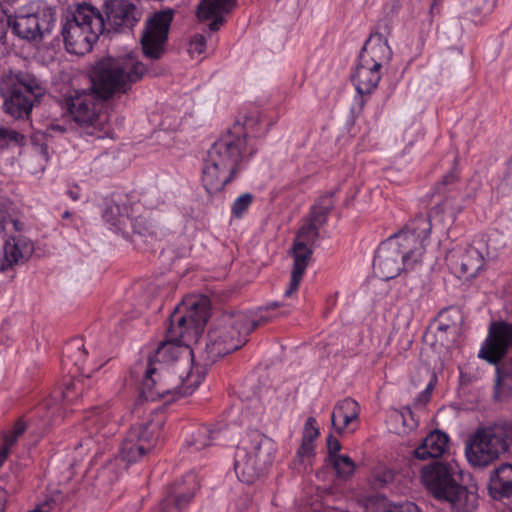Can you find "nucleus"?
<instances>
[{"instance_id": "f257e3e1", "label": "nucleus", "mask_w": 512, "mask_h": 512, "mask_svg": "<svg viewBox=\"0 0 512 512\" xmlns=\"http://www.w3.org/2000/svg\"><path fill=\"white\" fill-rule=\"evenodd\" d=\"M427 216L419 215L404 229L381 243L373 261L374 274L382 280H390L421 260L424 241L431 232Z\"/></svg>"}, {"instance_id": "f03ea898", "label": "nucleus", "mask_w": 512, "mask_h": 512, "mask_svg": "<svg viewBox=\"0 0 512 512\" xmlns=\"http://www.w3.org/2000/svg\"><path fill=\"white\" fill-rule=\"evenodd\" d=\"M246 135L228 132L210 148L202 173L203 186L209 194L220 192L241 169L246 156Z\"/></svg>"}, {"instance_id": "7ed1b4c3", "label": "nucleus", "mask_w": 512, "mask_h": 512, "mask_svg": "<svg viewBox=\"0 0 512 512\" xmlns=\"http://www.w3.org/2000/svg\"><path fill=\"white\" fill-rule=\"evenodd\" d=\"M45 92L42 81L29 71L10 70L0 79L3 109L15 119H28Z\"/></svg>"}, {"instance_id": "20e7f679", "label": "nucleus", "mask_w": 512, "mask_h": 512, "mask_svg": "<svg viewBox=\"0 0 512 512\" xmlns=\"http://www.w3.org/2000/svg\"><path fill=\"white\" fill-rule=\"evenodd\" d=\"M251 323L242 311L223 313L208 333V341L200 353L205 366L241 348L249 335Z\"/></svg>"}, {"instance_id": "39448f33", "label": "nucleus", "mask_w": 512, "mask_h": 512, "mask_svg": "<svg viewBox=\"0 0 512 512\" xmlns=\"http://www.w3.org/2000/svg\"><path fill=\"white\" fill-rule=\"evenodd\" d=\"M102 15L88 4H79L62 23L61 36L67 52L84 55L104 31Z\"/></svg>"}, {"instance_id": "423d86ee", "label": "nucleus", "mask_w": 512, "mask_h": 512, "mask_svg": "<svg viewBox=\"0 0 512 512\" xmlns=\"http://www.w3.org/2000/svg\"><path fill=\"white\" fill-rule=\"evenodd\" d=\"M146 73V66L133 54L107 57L97 64L94 87L101 98L106 99L114 93H126L131 84L141 80Z\"/></svg>"}, {"instance_id": "0eeeda50", "label": "nucleus", "mask_w": 512, "mask_h": 512, "mask_svg": "<svg viewBox=\"0 0 512 512\" xmlns=\"http://www.w3.org/2000/svg\"><path fill=\"white\" fill-rule=\"evenodd\" d=\"M422 479L430 493L449 503L454 512H472L478 505L477 494L458 484L448 466L435 463L422 471Z\"/></svg>"}, {"instance_id": "6e6552de", "label": "nucleus", "mask_w": 512, "mask_h": 512, "mask_svg": "<svg viewBox=\"0 0 512 512\" xmlns=\"http://www.w3.org/2000/svg\"><path fill=\"white\" fill-rule=\"evenodd\" d=\"M512 446V421H498L476 430L466 447V456L473 466L484 467L498 459Z\"/></svg>"}, {"instance_id": "1a4fd4ad", "label": "nucleus", "mask_w": 512, "mask_h": 512, "mask_svg": "<svg viewBox=\"0 0 512 512\" xmlns=\"http://www.w3.org/2000/svg\"><path fill=\"white\" fill-rule=\"evenodd\" d=\"M164 424L165 415L158 410L133 424L121 443L119 457L128 465L141 460L156 446Z\"/></svg>"}, {"instance_id": "9d476101", "label": "nucleus", "mask_w": 512, "mask_h": 512, "mask_svg": "<svg viewBox=\"0 0 512 512\" xmlns=\"http://www.w3.org/2000/svg\"><path fill=\"white\" fill-rule=\"evenodd\" d=\"M272 445L268 439L256 434L237 447L234 469L240 481L252 484L272 462Z\"/></svg>"}, {"instance_id": "9b49d317", "label": "nucleus", "mask_w": 512, "mask_h": 512, "mask_svg": "<svg viewBox=\"0 0 512 512\" xmlns=\"http://www.w3.org/2000/svg\"><path fill=\"white\" fill-rule=\"evenodd\" d=\"M35 10L28 14L9 16L7 24L20 39L40 42L50 35L57 22L56 8L43 0L34 3Z\"/></svg>"}, {"instance_id": "f8f14e48", "label": "nucleus", "mask_w": 512, "mask_h": 512, "mask_svg": "<svg viewBox=\"0 0 512 512\" xmlns=\"http://www.w3.org/2000/svg\"><path fill=\"white\" fill-rule=\"evenodd\" d=\"M73 121L88 134L106 132L108 114L104 111L103 100L93 91H77L66 101Z\"/></svg>"}, {"instance_id": "ddd939ff", "label": "nucleus", "mask_w": 512, "mask_h": 512, "mask_svg": "<svg viewBox=\"0 0 512 512\" xmlns=\"http://www.w3.org/2000/svg\"><path fill=\"white\" fill-rule=\"evenodd\" d=\"M87 436L81 439L75 448L80 457L86 454H98L104 450V442L116 434L118 422L108 408L96 409L85 418Z\"/></svg>"}, {"instance_id": "4468645a", "label": "nucleus", "mask_w": 512, "mask_h": 512, "mask_svg": "<svg viewBox=\"0 0 512 512\" xmlns=\"http://www.w3.org/2000/svg\"><path fill=\"white\" fill-rule=\"evenodd\" d=\"M173 20V11L161 10L150 16L140 37L143 55L150 60H159L166 53L168 34Z\"/></svg>"}, {"instance_id": "2eb2a0df", "label": "nucleus", "mask_w": 512, "mask_h": 512, "mask_svg": "<svg viewBox=\"0 0 512 512\" xmlns=\"http://www.w3.org/2000/svg\"><path fill=\"white\" fill-rule=\"evenodd\" d=\"M181 364H160L159 383L155 395H161V399L172 395L173 399L179 396H187L194 392L204 378L197 372L181 371Z\"/></svg>"}, {"instance_id": "dca6fc26", "label": "nucleus", "mask_w": 512, "mask_h": 512, "mask_svg": "<svg viewBox=\"0 0 512 512\" xmlns=\"http://www.w3.org/2000/svg\"><path fill=\"white\" fill-rule=\"evenodd\" d=\"M178 306L170 316V324L175 325L178 332L185 331L186 337L196 338L204 329L208 315V300L206 298L200 300H191L187 305V312L181 313Z\"/></svg>"}, {"instance_id": "f3484780", "label": "nucleus", "mask_w": 512, "mask_h": 512, "mask_svg": "<svg viewBox=\"0 0 512 512\" xmlns=\"http://www.w3.org/2000/svg\"><path fill=\"white\" fill-rule=\"evenodd\" d=\"M510 348H512V324L494 322L479 351V357L491 364H497Z\"/></svg>"}, {"instance_id": "a211bd4d", "label": "nucleus", "mask_w": 512, "mask_h": 512, "mask_svg": "<svg viewBox=\"0 0 512 512\" xmlns=\"http://www.w3.org/2000/svg\"><path fill=\"white\" fill-rule=\"evenodd\" d=\"M200 483L194 472L175 483L171 493L160 503L159 512H181L192 500Z\"/></svg>"}, {"instance_id": "6ab92c4d", "label": "nucleus", "mask_w": 512, "mask_h": 512, "mask_svg": "<svg viewBox=\"0 0 512 512\" xmlns=\"http://www.w3.org/2000/svg\"><path fill=\"white\" fill-rule=\"evenodd\" d=\"M384 30L386 33L373 32L365 42L359 55V58L363 59L364 63L368 62L373 67L380 69L383 65L389 63L392 57V50L388 45L387 34L389 33V28L387 25H385Z\"/></svg>"}, {"instance_id": "aec40b11", "label": "nucleus", "mask_w": 512, "mask_h": 512, "mask_svg": "<svg viewBox=\"0 0 512 512\" xmlns=\"http://www.w3.org/2000/svg\"><path fill=\"white\" fill-rule=\"evenodd\" d=\"M32 243L22 235L11 236L0 251V272L23 263L32 253Z\"/></svg>"}, {"instance_id": "412c9836", "label": "nucleus", "mask_w": 512, "mask_h": 512, "mask_svg": "<svg viewBox=\"0 0 512 512\" xmlns=\"http://www.w3.org/2000/svg\"><path fill=\"white\" fill-rule=\"evenodd\" d=\"M487 488L492 499L512 503V464L503 463L493 469Z\"/></svg>"}, {"instance_id": "4be33fe9", "label": "nucleus", "mask_w": 512, "mask_h": 512, "mask_svg": "<svg viewBox=\"0 0 512 512\" xmlns=\"http://www.w3.org/2000/svg\"><path fill=\"white\" fill-rule=\"evenodd\" d=\"M189 339L186 337V332H178L175 325H169L166 333V340L162 342L156 352L154 363L169 364L178 359L182 350V345L185 346L184 350L188 348Z\"/></svg>"}, {"instance_id": "5701e85b", "label": "nucleus", "mask_w": 512, "mask_h": 512, "mask_svg": "<svg viewBox=\"0 0 512 512\" xmlns=\"http://www.w3.org/2000/svg\"><path fill=\"white\" fill-rule=\"evenodd\" d=\"M141 16V10L128 0L113 2L107 12V19L115 29H130L140 21Z\"/></svg>"}, {"instance_id": "b1692460", "label": "nucleus", "mask_w": 512, "mask_h": 512, "mask_svg": "<svg viewBox=\"0 0 512 512\" xmlns=\"http://www.w3.org/2000/svg\"><path fill=\"white\" fill-rule=\"evenodd\" d=\"M360 406L354 399L347 397L338 401L331 414V426L338 434H343L355 422H358Z\"/></svg>"}, {"instance_id": "393cba45", "label": "nucleus", "mask_w": 512, "mask_h": 512, "mask_svg": "<svg viewBox=\"0 0 512 512\" xmlns=\"http://www.w3.org/2000/svg\"><path fill=\"white\" fill-rule=\"evenodd\" d=\"M236 3L237 0H201L197 7V16L200 20L213 19L208 27L210 31H217L223 24L222 15L230 12Z\"/></svg>"}, {"instance_id": "a878e982", "label": "nucleus", "mask_w": 512, "mask_h": 512, "mask_svg": "<svg viewBox=\"0 0 512 512\" xmlns=\"http://www.w3.org/2000/svg\"><path fill=\"white\" fill-rule=\"evenodd\" d=\"M484 266V257L478 248L469 246L452 266L455 275L464 281L475 278Z\"/></svg>"}, {"instance_id": "bb28decb", "label": "nucleus", "mask_w": 512, "mask_h": 512, "mask_svg": "<svg viewBox=\"0 0 512 512\" xmlns=\"http://www.w3.org/2000/svg\"><path fill=\"white\" fill-rule=\"evenodd\" d=\"M380 68L373 67L372 64L363 62L359 58L358 64L352 74V81L359 94H370L375 90L381 79Z\"/></svg>"}, {"instance_id": "cd10ccee", "label": "nucleus", "mask_w": 512, "mask_h": 512, "mask_svg": "<svg viewBox=\"0 0 512 512\" xmlns=\"http://www.w3.org/2000/svg\"><path fill=\"white\" fill-rule=\"evenodd\" d=\"M447 446L448 436L439 430H435L428 434L422 444L414 450V455L420 460L438 458L444 454Z\"/></svg>"}, {"instance_id": "c85d7f7f", "label": "nucleus", "mask_w": 512, "mask_h": 512, "mask_svg": "<svg viewBox=\"0 0 512 512\" xmlns=\"http://www.w3.org/2000/svg\"><path fill=\"white\" fill-rule=\"evenodd\" d=\"M493 398L498 402L512 398V358L496 367Z\"/></svg>"}, {"instance_id": "c756f323", "label": "nucleus", "mask_w": 512, "mask_h": 512, "mask_svg": "<svg viewBox=\"0 0 512 512\" xmlns=\"http://www.w3.org/2000/svg\"><path fill=\"white\" fill-rule=\"evenodd\" d=\"M128 464L119 456L107 461L98 471L96 481L101 487L115 483L127 468Z\"/></svg>"}, {"instance_id": "7c9ffc66", "label": "nucleus", "mask_w": 512, "mask_h": 512, "mask_svg": "<svg viewBox=\"0 0 512 512\" xmlns=\"http://www.w3.org/2000/svg\"><path fill=\"white\" fill-rule=\"evenodd\" d=\"M333 196V192H327L320 196L311 207L307 218L319 227L324 226L327 223L329 213L334 208Z\"/></svg>"}, {"instance_id": "2f4dec72", "label": "nucleus", "mask_w": 512, "mask_h": 512, "mask_svg": "<svg viewBox=\"0 0 512 512\" xmlns=\"http://www.w3.org/2000/svg\"><path fill=\"white\" fill-rule=\"evenodd\" d=\"M159 383V365L154 363L152 360L149 361L147 369L145 371L144 378L142 380L141 395L146 400H159L161 395H155Z\"/></svg>"}, {"instance_id": "473e14b6", "label": "nucleus", "mask_w": 512, "mask_h": 512, "mask_svg": "<svg viewBox=\"0 0 512 512\" xmlns=\"http://www.w3.org/2000/svg\"><path fill=\"white\" fill-rule=\"evenodd\" d=\"M104 220L112 226L125 224L130 219L128 207L120 203V199L108 201L103 212Z\"/></svg>"}, {"instance_id": "72a5a7b5", "label": "nucleus", "mask_w": 512, "mask_h": 512, "mask_svg": "<svg viewBox=\"0 0 512 512\" xmlns=\"http://www.w3.org/2000/svg\"><path fill=\"white\" fill-rule=\"evenodd\" d=\"M220 431L213 430L208 426L198 427L192 434L187 444L195 450H201L211 446L219 438Z\"/></svg>"}, {"instance_id": "f704fd0d", "label": "nucleus", "mask_w": 512, "mask_h": 512, "mask_svg": "<svg viewBox=\"0 0 512 512\" xmlns=\"http://www.w3.org/2000/svg\"><path fill=\"white\" fill-rule=\"evenodd\" d=\"M310 244L305 241H295L293 245L294 264L293 269L299 272H305L308 262L312 256V249Z\"/></svg>"}, {"instance_id": "c9c22d12", "label": "nucleus", "mask_w": 512, "mask_h": 512, "mask_svg": "<svg viewBox=\"0 0 512 512\" xmlns=\"http://www.w3.org/2000/svg\"><path fill=\"white\" fill-rule=\"evenodd\" d=\"M314 455V443L302 441L297 450L295 460L293 461V468L298 472L306 469L307 464H310L311 458Z\"/></svg>"}, {"instance_id": "e433bc0d", "label": "nucleus", "mask_w": 512, "mask_h": 512, "mask_svg": "<svg viewBox=\"0 0 512 512\" xmlns=\"http://www.w3.org/2000/svg\"><path fill=\"white\" fill-rule=\"evenodd\" d=\"M330 461L339 477L347 478L354 473L355 464L349 456L338 455L330 459Z\"/></svg>"}, {"instance_id": "4c0bfd02", "label": "nucleus", "mask_w": 512, "mask_h": 512, "mask_svg": "<svg viewBox=\"0 0 512 512\" xmlns=\"http://www.w3.org/2000/svg\"><path fill=\"white\" fill-rule=\"evenodd\" d=\"M66 356L68 359L73 361V363L77 366H83L85 362V358L87 355V351L84 348V345L81 340L75 339L71 341L65 350Z\"/></svg>"}, {"instance_id": "58836bf2", "label": "nucleus", "mask_w": 512, "mask_h": 512, "mask_svg": "<svg viewBox=\"0 0 512 512\" xmlns=\"http://www.w3.org/2000/svg\"><path fill=\"white\" fill-rule=\"evenodd\" d=\"M319 228L307 218L306 223L299 229L295 241H305L307 244L314 245L319 237Z\"/></svg>"}, {"instance_id": "ea45409f", "label": "nucleus", "mask_w": 512, "mask_h": 512, "mask_svg": "<svg viewBox=\"0 0 512 512\" xmlns=\"http://www.w3.org/2000/svg\"><path fill=\"white\" fill-rule=\"evenodd\" d=\"M458 332H459V330L456 328L455 324H450V323L445 322L440 319L435 336H436L437 340L442 345H444V344H448V343L452 342V339L451 340L448 339L446 337V334L455 336Z\"/></svg>"}, {"instance_id": "a19ab883", "label": "nucleus", "mask_w": 512, "mask_h": 512, "mask_svg": "<svg viewBox=\"0 0 512 512\" xmlns=\"http://www.w3.org/2000/svg\"><path fill=\"white\" fill-rule=\"evenodd\" d=\"M458 181V174L456 169H451L445 174L442 179L435 185V192L442 194L448 192Z\"/></svg>"}, {"instance_id": "79ce46f5", "label": "nucleus", "mask_w": 512, "mask_h": 512, "mask_svg": "<svg viewBox=\"0 0 512 512\" xmlns=\"http://www.w3.org/2000/svg\"><path fill=\"white\" fill-rule=\"evenodd\" d=\"M83 390V385L80 380H71L65 385L62 391V399L65 402H73L79 397Z\"/></svg>"}, {"instance_id": "37998d69", "label": "nucleus", "mask_w": 512, "mask_h": 512, "mask_svg": "<svg viewBox=\"0 0 512 512\" xmlns=\"http://www.w3.org/2000/svg\"><path fill=\"white\" fill-rule=\"evenodd\" d=\"M252 201L253 195L251 193H244L240 195L232 205L233 215L237 218H240L252 204Z\"/></svg>"}, {"instance_id": "c03bdc74", "label": "nucleus", "mask_w": 512, "mask_h": 512, "mask_svg": "<svg viewBox=\"0 0 512 512\" xmlns=\"http://www.w3.org/2000/svg\"><path fill=\"white\" fill-rule=\"evenodd\" d=\"M462 210V206L460 205H457L456 207H454L452 205V202L451 200L449 199H446L444 200L441 204H438L436 205L433 209H432V212L435 213L436 215L442 213V214H447L448 218L451 220V221H454L456 215L458 213H460Z\"/></svg>"}, {"instance_id": "a18cd8bd", "label": "nucleus", "mask_w": 512, "mask_h": 512, "mask_svg": "<svg viewBox=\"0 0 512 512\" xmlns=\"http://www.w3.org/2000/svg\"><path fill=\"white\" fill-rule=\"evenodd\" d=\"M439 318L450 324H455L458 330H460V327L463 324L462 313L458 308L455 307H451L442 311Z\"/></svg>"}, {"instance_id": "49530a36", "label": "nucleus", "mask_w": 512, "mask_h": 512, "mask_svg": "<svg viewBox=\"0 0 512 512\" xmlns=\"http://www.w3.org/2000/svg\"><path fill=\"white\" fill-rule=\"evenodd\" d=\"M131 221L132 228L135 233L139 235H146L152 233V224L147 220L146 217L140 215L129 219Z\"/></svg>"}, {"instance_id": "de8ad7c7", "label": "nucleus", "mask_w": 512, "mask_h": 512, "mask_svg": "<svg viewBox=\"0 0 512 512\" xmlns=\"http://www.w3.org/2000/svg\"><path fill=\"white\" fill-rule=\"evenodd\" d=\"M319 436V429L316 426V420L309 417L304 425L302 441L313 443Z\"/></svg>"}, {"instance_id": "09e8293b", "label": "nucleus", "mask_w": 512, "mask_h": 512, "mask_svg": "<svg viewBox=\"0 0 512 512\" xmlns=\"http://www.w3.org/2000/svg\"><path fill=\"white\" fill-rule=\"evenodd\" d=\"M394 480V473L389 469L377 471L374 474L373 486L376 489L387 486Z\"/></svg>"}, {"instance_id": "8fccbe9b", "label": "nucleus", "mask_w": 512, "mask_h": 512, "mask_svg": "<svg viewBox=\"0 0 512 512\" xmlns=\"http://www.w3.org/2000/svg\"><path fill=\"white\" fill-rule=\"evenodd\" d=\"M304 273L296 270L291 271L288 288L284 292L285 297H291L299 288Z\"/></svg>"}, {"instance_id": "3c124183", "label": "nucleus", "mask_w": 512, "mask_h": 512, "mask_svg": "<svg viewBox=\"0 0 512 512\" xmlns=\"http://www.w3.org/2000/svg\"><path fill=\"white\" fill-rule=\"evenodd\" d=\"M206 48V40L202 34H196L189 43V53L200 55Z\"/></svg>"}, {"instance_id": "603ef678", "label": "nucleus", "mask_w": 512, "mask_h": 512, "mask_svg": "<svg viewBox=\"0 0 512 512\" xmlns=\"http://www.w3.org/2000/svg\"><path fill=\"white\" fill-rule=\"evenodd\" d=\"M23 136L15 130L0 128V145H5L8 142L19 143Z\"/></svg>"}, {"instance_id": "864d4df0", "label": "nucleus", "mask_w": 512, "mask_h": 512, "mask_svg": "<svg viewBox=\"0 0 512 512\" xmlns=\"http://www.w3.org/2000/svg\"><path fill=\"white\" fill-rule=\"evenodd\" d=\"M394 416L397 421H402L403 426L412 429L416 423L413 420V414L410 408H404L403 411H395Z\"/></svg>"}, {"instance_id": "5fc2aeb1", "label": "nucleus", "mask_w": 512, "mask_h": 512, "mask_svg": "<svg viewBox=\"0 0 512 512\" xmlns=\"http://www.w3.org/2000/svg\"><path fill=\"white\" fill-rule=\"evenodd\" d=\"M244 314L248 317L249 322L251 323L249 333H251L259 325H263L272 320V317L270 316H266L263 314L258 315L255 312H244Z\"/></svg>"}, {"instance_id": "6e6d98bb", "label": "nucleus", "mask_w": 512, "mask_h": 512, "mask_svg": "<svg viewBox=\"0 0 512 512\" xmlns=\"http://www.w3.org/2000/svg\"><path fill=\"white\" fill-rule=\"evenodd\" d=\"M384 512H420V510L416 504L407 501L391 504Z\"/></svg>"}, {"instance_id": "4d7b16f0", "label": "nucleus", "mask_w": 512, "mask_h": 512, "mask_svg": "<svg viewBox=\"0 0 512 512\" xmlns=\"http://www.w3.org/2000/svg\"><path fill=\"white\" fill-rule=\"evenodd\" d=\"M327 449H328L329 459H332L333 457L338 456L339 455L338 453L341 450V443L332 434H330L327 437Z\"/></svg>"}, {"instance_id": "13d9d810", "label": "nucleus", "mask_w": 512, "mask_h": 512, "mask_svg": "<svg viewBox=\"0 0 512 512\" xmlns=\"http://www.w3.org/2000/svg\"><path fill=\"white\" fill-rule=\"evenodd\" d=\"M26 428V423L19 419L10 432L18 439L26 431Z\"/></svg>"}, {"instance_id": "bf43d9fd", "label": "nucleus", "mask_w": 512, "mask_h": 512, "mask_svg": "<svg viewBox=\"0 0 512 512\" xmlns=\"http://www.w3.org/2000/svg\"><path fill=\"white\" fill-rule=\"evenodd\" d=\"M0 226L2 227V229L6 230L7 229V226H12V228L15 230V231H20L22 230V227H23V224L17 220H14V219H4L3 222H0Z\"/></svg>"}, {"instance_id": "052dcab7", "label": "nucleus", "mask_w": 512, "mask_h": 512, "mask_svg": "<svg viewBox=\"0 0 512 512\" xmlns=\"http://www.w3.org/2000/svg\"><path fill=\"white\" fill-rule=\"evenodd\" d=\"M17 438L13 436L11 432H8L4 437V445L2 447L7 448L10 451V448L17 442Z\"/></svg>"}, {"instance_id": "680f3d73", "label": "nucleus", "mask_w": 512, "mask_h": 512, "mask_svg": "<svg viewBox=\"0 0 512 512\" xmlns=\"http://www.w3.org/2000/svg\"><path fill=\"white\" fill-rule=\"evenodd\" d=\"M431 389H432V385L428 384L426 389L418 396L417 401L419 403H422V404L427 403L429 398H430V391H431Z\"/></svg>"}, {"instance_id": "e2e57ef3", "label": "nucleus", "mask_w": 512, "mask_h": 512, "mask_svg": "<svg viewBox=\"0 0 512 512\" xmlns=\"http://www.w3.org/2000/svg\"><path fill=\"white\" fill-rule=\"evenodd\" d=\"M8 454H9V451L7 450V448H4V447L0 448V467L3 465V463L6 460Z\"/></svg>"}, {"instance_id": "0e129e2a", "label": "nucleus", "mask_w": 512, "mask_h": 512, "mask_svg": "<svg viewBox=\"0 0 512 512\" xmlns=\"http://www.w3.org/2000/svg\"><path fill=\"white\" fill-rule=\"evenodd\" d=\"M281 306V304L279 302H272V303H269L267 304L264 308L261 307L259 308V312H262L263 310H271V309H276V308H279Z\"/></svg>"}, {"instance_id": "69168bd1", "label": "nucleus", "mask_w": 512, "mask_h": 512, "mask_svg": "<svg viewBox=\"0 0 512 512\" xmlns=\"http://www.w3.org/2000/svg\"><path fill=\"white\" fill-rule=\"evenodd\" d=\"M67 194L73 201H77L80 196L77 188L68 190Z\"/></svg>"}, {"instance_id": "338daca9", "label": "nucleus", "mask_w": 512, "mask_h": 512, "mask_svg": "<svg viewBox=\"0 0 512 512\" xmlns=\"http://www.w3.org/2000/svg\"><path fill=\"white\" fill-rule=\"evenodd\" d=\"M50 130L59 131V132H65L66 128L64 126H62V125H59V124H52L50 126Z\"/></svg>"}, {"instance_id": "774afa93", "label": "nucleus", "mask_w": 512, "mask_h": 512, "mask_svg": "<svg viewBox=\"0 0 512 512\" xmlns=\"http://www.w3.org/2000/svg\"><path fill=\"white\" fill-rule=\"evenodd\" d=\"M70 217V213L69 211H65L62 215V218L66 219V218H69Z\"/></svg>"}]
</instances>
